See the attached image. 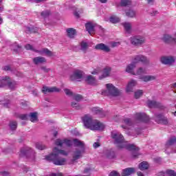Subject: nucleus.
<instances>
[{
  "instance_id": "nucleus-1",
  "label": "nucleus",
  "mask_w": 176,
  "mask_h": 176,
  "mask_svg": "<svg viewBox=\"0 0 176 176\" xmlns=\"http://www.w3.org/2000/svg\"><path fill=\"white\" fill-rule=\"evenodd\" d=\"M60 155H63V156H67L68 153L64 150H60L57 147H54L53 149V153L45 157V160L47 162H52L55 164V166H64L67 160Z\"/></svg>"
},
{
  "instance_id": "nucleus-2",
  "label": "nucleus",
  "mask_w": 176,
  "mask_h": 176,
  "mask_svg": "<svg viewBox=\"0 0 176 176\" xmlns=\"http://www.w3.org/2000/svg\"><path fill=\"white\" fill-rule=\"evenodd\" d=\"M82 123L85 129H89L94 131H102L105 129V125L97 120H93L89 115H85L82 118Z\"/></svg>"
},
{
  "instance_id": "nucleus-3",
  "label": "nucleus",
  "mask_w": 176,
  "mask_h": 176,
  "mask_svg": "<svg viewBox=\"0 0 176 176\" xmlns=\"http://www.w3.org/2000/svg\"><path fill=\"white\" fill-rule=\"evenodd\" d=\"M142 63L143 64H149V59H148L144 55H136L134 56L133 61L128 65L126 68V72L129 74H133V71L135 67V64L138 63Z\"/></svg>"
},
{
  "instance_id": "nucleus-4",
  "label": "nucleus",
  "mask_w": 176,
  "mask_h": 176,
  "mask_svg": "<svg viewBox=\"0 0 176 176\" xmlns=\"http://www.w3.org/2000/svg\"><path fill=\"white\" fill-rule=\"evenodd\" d=\"M106 90L102 91V96L118 97L120 96V91L111 83L106 84Z\"/></svg>"
},
{
  "instance_id": "nucleus-5",
  "label": "nucleus",
  "mask_w": 176,
  "mask_h": 176,
  "mask_svg": "<svg viewBox=\"0 0 176 176\" xmlns=\"http://www.w3.org/2000/svg\"><path fill=\"white\" fill-rule=\"evenodd\" d=\"M126 149L132 152V157L137 159L140 156V148L137 147L135 144H130L129 142H124L122 146H120V149Z\"/></svg>"
},
{
  "instance_id": "nucleus-6",
  "label": "nucleus",
  "mask_w": 176,
  "mask_h": 176,
  "mask_svg": "<svg viewBox=\"0 0 176 176\" xmlns=\"http://www.w3.org/2000/svg\"><path fill=\"white\" fill-rule=\"evenodd\" d=\"M111 138L114 141V144L120 149V146H123V144L126 142L124 140V137L123 135L116 131H113L111 132Z\"/></svg>"
},
{
  "instance_id": "nucleus-7",
  "label": "nucleus",
  "mask_w": 176,
  "mask_h": 176,
  "mask_svg": "<svg viewBox=\"0 0 176 176\" xmlns=\"http://www.w3.org/2000/svg\"><path fill=\"white\" fill-rule=\"evenodd\" d=\"M20 155L25 156L29 162H35V151L30 147L22 148Z\"/></svg>"
},
{
  "instance_id": "nucleus-8",
  "label": "nucleus",
  "mask_w": 176,
  "mask_h": 176,
  "mask_svg": "<svg viewBox=\"0 0 176 176\" xmlns=\"http://www.w3.org/2000/svg\"><path fill=\"white\" fill-rule=\"evenodd\" d=\"M25 49H26V50H32V52H36V53H44V54L48 57H52V56H53V52H52V51L49 50L47 48H44L42 51H38L34 49L32 45L27 44L25 45Z\"/></svg>"
},
{
  "instance_id": "nucleus-9",
  "label": "nucleus",
  "mask_w": 176,
  "mask_h": 176,
  "mask_svg": "<svg viewBox=\"0 0 176 176\" xmlns=\"http://www.w3.org/2000/svg\"><path fill=\"white\" fill-rule=\"evenodd\" d=\"M153 119L157 123H161L162 124H168V119H167V117L164 116L163 113H155Z\"/></svg>"
},
{
  "instance_id": "nucleus-10",
  "label": "nucleus",
  "mask_w": 176,
  "mask_h": 176,
  "mask_svg": "<svg viewBox=\"0 0 176 176\" xmlns=\"http://www.w3.org/2000/svg\"><path fill=\"white\" fill-rule=\"evenodd\" d=\"M135 118L136 120H138L139 122H142L143 123H148V122L151 120L149 116H148L145 113H136L135 115Z\"/></svg>"
},
{
  "instance_id": "nucleus-11",
  "label": "nucleus",
  "mask_w": 176,
  "mask_h": 176,
  "mask_svg": "<svg viewBox=\"0 0 176 176\" xmlns=\"http://www.w3.org/2000/svg\"><path fill=\"white\" fill-rule=\"evenodd\" d=\"M131 43L135 46H138V45H142L145 42V38L141 36H134L130 38Z\"/></svg>"
},
{
  "instance_id": "nucleus-12",
  "label": "nucleus",
  "mask_w": 176,
  "mask_h": 176,
  "mask_svg": "<svg viewBox=\"0 0 176 176\" xmlns=\"http://www.w3.org/2000/svg\"><path fill=\"white\" fill-rule=\"evenodd\" d=\"M64 144H65V145H67V146H72V141L70 140H67V139H63V140L57 139L55 141V144L57 146H63V145H64Z\"/></svg>"
},
{
  "instance_id": "nucleus-13",
  "label": "nucleus",
  "mask_w": 176,
  "mask_h": 176,
  "mask_svg": "<svg viewBox=\"0 0 176 176\" xmlns=\"http://www.w3.org/2000/svg\"><path fill=\"white\" fill-rule=\"evenodd\" d=\"M147 104L149 108H158L159 109H164V106H162V103L155 100H148Z\"/></svg>"
},
{
  "instance_id": "nucleus-14",
  "label": "nucleus",
  "mask_w": 176,
  "mask_h": 176,
  "mask_svg": "<svg viewBox=\"0 0 176 176\" xmlns=\"http://www.w3.org/2000/svg\"><path fill=\"white\" fill-rule=\"evenodd\" d=\"M83 78V72L80 70H76L72 76H70L71 80H79Z\"/></svg>"
},
{
  "instance_id": "nucleus-15",
  "label": "nucleus",
  "mask_w": 176,
  "mask_h": 176,
  "mask_svg": "<svg viewBox=\"0 0 176 176\" xmlns=\"http://www.w3.org/2000/svg\"><path fill=\"white\" fill-rule=\"evenodd\" d=\"M60 89L56 87H49L46 86H43L42 89V92L44 94H47V93H58Z\"/></svg>"
},
{
  "instance_id": "nucleus-16",
  "label": "nucleus",
  "mask_w": 176,
  "mask_h": 176,
  "mask_svg": "<svg viewBox=\"0 0 176 176\" xmlns=\"http://www.w3.org/2000/svg\"><path fill=\"white\" fill-rule=\"evenodd\" d=\"M96 50H102V52H105V53H109L111 52V48L104 43H99L95 46Z\"/></svg>"
},
{
  "instance_id": "nucleus-17",
  "label": "nucleus",
  "mask_w": 176,
  "mask_h": 176,
  "mask_svg": "<svg viewBox=\"0 0 176 176\" xmlns=\"http://www.w3.org/2000/svg\"><path fill=\"white\" fill-rule=\"evenodd\" d=\"M135 173V168H126L122 170L121 176H129Z\"/></svg>"
},
{
  "instance_id": "nucleus-18",
  "label": "nucleus",
  "mask_w": 176,
  "mask_h": 176,
  "mask_svg": "<svg viewBox=\"0 0 176 176\" xmlns=\"http://www.w3.org/2000/svg\"><path fill=\"white\" fill-rule=\"evenodd\" d=\"M96 27V25L91 22H88L85 24V28L87 31L90 34V35H92V34H94L95 30L94 28Z\"/></svg>"
},
{
  "instance_id": "nucleus-19",
  "label": "nucleus",
  "mask_w": 176,
  "mask_h": 176,
  "mask_svg": "<svg viewBox=\"0 0 176 176\" xmlns=\"http://www.w3.org/2000/svg\"><path fill=\"white\" fill-rule=\"evenodd\" d=\"M175 60L173 56H164L161 58L162 64H173Z\"/></svg>"
},
{
  "instance_id": "nucleus-20",
  "label": "nucleus",
  "mask_w": 176,
  "mask_h": 176,
  "mask_svg": "<svg viewBox=\"0 0 176 176\" xmlns=\"http://www.w3.org/2000/svg\"><path fill=\"white\" fill-rule=\"evenodd\" d=\"M82 157V151L79 149H76L73 155V159L72 160V163H75L76 160H79Z\"/></svg>"
},
{
  "instance_id": "nucleus-21",
  "label": "nucleus",
  "mask_w": 176,
  "mask_h": 176,
  "mask_svg": "<svg viewBox=\"0 0 176 176\" xmlns=\"http://www.w3.org/2000/svg\"><path fill=\"white\" fill-rule=\"evenodd\" d=\"M33 63L38 65V64H43V63H46V58L43 56H37L33 58Z\"/></svg>"
},
{
  "instance_id": "nucleus-22",
  "label": "nucleus",
  "mask_w": 176,
  "mask_h": 176,
  "mask_svg": "<svg viewBox=\"0 0 176 176\" xmlns=\"http://www.w3.org/2000/svg\"><path fill=\"white\" fill-rule=\"evenodd\" d=\"M111 74V67H107L103 69L102 74L99 77V79H104V78H108Z\"/></svg>"
},
{
  "instance_id": "nucleus-23",
  "label": "nucleus",
  "mask_w": 176,
  "mask_h": 176,
  "mask_svg": "<svg viewBox=\"0 0 176 176\" xmlns=\"http://www.w3.org/2000/svg\"><path fill=\"white\" fill-rule=\"evenodd\" d=\"M137 85V81L135 80H131L126 86V93H130V91H133V87Z\"/></svg>"
},
{
  "instance_id": "nucleus-24",
  "label": "nucleus",
  "mask_w": 176,
  "mask_h": 176,
  "mask_svg": "<svg viewBox=\"0 0 176 176\" xmlns=\"http://www.w3.org/2000/svg\"><path fill=\"white\" fill-rule=\"evenodd\" d=\"M140 79H141V80L143 82H151L152 80H155V79H156V76L151 75L142 76H140Z\"/></svg>"
},
{
  "instance_id": "nucleus-25",
  "label": "nucleus",
  "mask_w": 176,
  "mask_h": 176,
  "mask_svg": "<svg viewBox=\"0 0 176 176\" xmlns=\"http://www.w3.org/2000/svg\"><path fill=\"white\" fill-rule=\"evenodd\" d=\"M122 25L124 27V31L126 34H131V23L125 22L122 23Z\"/></svg>"
},
{
  "instance_id": "nucleus-26",
  "label": "nucleus",
  "mask_w": 176,
  "mask_h": 176,
  "mask_svg": "<svg viewBox=\"0 0 176 176\" xmlns=\"http://www.w3.org/2000/svg\"><path fill=\"white\" fill-rule=\"evenodd\" d=\"M176 144V137L175 136H172L170 137L166 142V146H173V145H175Z\"/></svg>"
},
{
  "instance_id": "nucleus-27",
  "label": "nucleus",
  "mask_w": 176,
  "mask_h": 176,
  "mask_svg": "<svg viewBox=\"0 0 176 176\" xmlns=\"http://www.w3.org/2000/svg\"><path fill=\"white\" fill-rule=\"evenodd\" d=\"M104 153L107 159H115L116 157L115 151L113 150H107Z\"/></svg>"
},
{
  "instance_id": "nucleus-28",
  "label": "nucleus",
  "mask_w": 176,
  "mask_h": 176,
  "mask_svg": "<svg viewBox=\"0 0 176 176\" xmlns=\"http://www.w3.org/2000/svg\"><path fill=\"white\" fill-rule=\"evenodd\" d=\"M30 117V122H32V123H36V122H38V113L36 112H32L30 113L29 115Z\"/></svg>"
},
{
  "instance_id": "nucleus-29",
  "label": "nucleus",
  "mask_w": 176,
  "mask_h": 176,
  "mask_svg": "<svg viewBox=\"0 0 176 176\" xmlns=\"http://www.w3.org/2000/svg\"><path fill=\"white\" fill-rule=\"evenodd\" d=\"M10 78L9 76H3L1 79V86L5 87V86H8L9 82H10Z\"/></svg>"
},
{
  "instance_id": "nucleus-30",
  "label": "nucleus",
  "mask_w": 176,
  "mask_h": 176,
  "mask_svg": "<svg viewBox=\"0 0 176 176\" xmlns=\"http://www.w3.org/2000/svg\"><path fill=\"white\" fill-rule=\"evenodd\" d=\"M138 167L141 170V171H145V170H148V168H149V164L144 161L139 164Z\"/></svg>"
},
{
  "instance_id": "nucleus-31",
  "label": "nucleus",
  "mask_w": 176,
  "mask_h": 176,
  "mask_svg": "<svg viewBox=\"0 0 176 176\" xmlns=\"http://www.w3.org/2000/svg\"><path fill=\"white\" fill-rule=\"evenodd\" d=\"M89 49V44L85 41H82L80 44V50H82L83 53H86Z\"/></svg>"
},
{
  "instance_id": "nucleus-32",
  "label": "nucleus",
  "mask_w": 176,
  "mask_h": 176,
  "mask_svg": "<svg viewBox=\"0 0 176 176\" xmlns=\"http://www.w3.org/2000/svg\"><path fill=\"white\" fill-rule=\"evenodd\" d=\"M67 32V36L71 38H75V35H76V30L74 28H68Z\"/></svg>"
},
{
  "instance_id": "nucleus-33",
  "label": "nucleus",
  "mask_w": 176,
  "mask_h": 176,
  "mask_svg": "<svg viewBox=\"0 0 176 176\" xmlns=\"http://www.w3.org/2000/svg\"><path fill=\"white\" fill-rule=\"evenodd\" d=\"M92 111L94 112V113L96 115H100L102 118L105 116V113L100 107H94L92 108Z\"/></svg>"
},
{
  "instance_id": "nucleus-34",
  "label": "nucleus",
  "mask_w": 176,
  "mask_h": 176,
  "mask_svg": "<svg viewBox=\"0 0 176 176\" xmlns=\"http://www.w3.org/2000/svg\"><path fill=\"white\" fill-rule=\"evenodd\" d=\"M85 81L89 85H96V78H94V77H93L91 75L87 76V78H85Z\"/></svg>"
},
{
  "instance_id": "nucleus-35",
  "label": "nucleus",
  "mask_w": 176,
  "mask_h": 176,
  "mask_svg": "<svg viewBox=\"0 0 176 176\" xmlns=\"http://www.w3.org/2000/svg\"><path fill=\"white\" fill-rule=\"evenodd\" d=\"M73 142L74 144V146H80V148H85V143L83 142H80L78 139H74L73 140Z\"/></svg>"
},
{
  "instance_id": "nucleus-36",
  "label": "nucleus",
  "mask_w": 176,
  "mask_h": 176,
  "mask_svg": "<svg viewBox=\"0 0 176 176\" xmlns=\"http://www.w3.org/2000/svg\"><path fill=\"white\" fill-rule=\"evenodd\" d=\"M8 89L10 90H14L17 87V82L16 81H10L8 85H7Z\"/></svg>"
},
{
  "instance_id": "nucleus-37",
  "label": "nucleus",
  "mask_w": 176,
  "mask_h": 176,
  "mask_svg": "<svg viewBox=\"0 0 176 176\" xmlns=\"http://www.w3.org/2000/svg\"><path fill=\"white\" fill-rule=\"evenodd\" d=\"M41 16L43 19H48L49 16H50V10H45L41 13Z\"/></svg>"
},
{
  "instance_id": "nucleus-38",
  "label": "nucleus",
  "mask_w": 176,
  "mask_h": 176,
  "mask_svg": "<svg viewBox=\"0 0 176 176\" xmlns=\"http://www.w3.org/2000/svg\"><path fill=\"white\" fill-rule=\"evenodd\" d=\"M9 126H10V130H12V131H14V130L17 129V122L10 121Z\"/></svg>"
},
{
  "instance_id": "nucleus-39",
  "label": "nucleus",
  "mask_w": 176,
  "mask_h": 176,
  "mask_svg": "<svg viewBox=\"0 0 176 176\" xmlns=\"http://www.w3.org/2000/svg\"><path fill=\"white\" fill-rule=\"evenodd\" d=\"M146 74V68L145 67H139L136 71V75H143Z\"/></svg>"
},
{
  "instance_id": "nucleus-40",
  "label": "nucleus",
  "mask_w": 176,
  "mask_h": 176,
  "mask_svg": "<svg viewBox=\"0 0 176 176\" xmlns=\"http://www.w3.org/2000/svg\"><path fill=\"white\" fill-rule=\"evenodd\" d=\"M123 122L124 124H126V126H133L134 124V122L131 118H124L123 120Z\"/></svg>"
},
{
  "instance_id": "nucleus-41",
  "label": "nucleus",
  "mask_w": 176,
  "mask_h": 176,
  "mask_svg": "<svg viewBox=\"0 0 176 176\" xmlns=\"http://www.w3.org/2000/svg\"><path fill=\"white\" fill-rule=\"evenodd\" d=\"M110 23H113V24H116V23H119L120 21V18L115 16H112L109 19Z\"/></svg>"
},
{
  "instance_id": "nucleus-42",
  "label": "nucleus",
  "mask_w": 176,
  "mask_h": 176,
  "mask_svg": "<svg viewBox=\"0 0 176 176\" xmlns=\"http://www.w3.org/2000/svg\"><path fill=\"white\" fill-rule=\"evenodd\" d=\"M143 94H144V91H142V89H138L136 91H135V98L138 99Z\"/></svg>"
},
{
  "instance_id": "nucleus-43",
  "label": "nucleus",
  "mask_w": 176,
  "mask_h": 176,
  "mask_svg": "<svg viewBox=\"0 0 176 176\" xmlns=\"http://www.w3.org/2000/svg\"><path fill=\"white\" fill-rule=\"evenodd\" d=\"M12 50L16 53H19V52H21V47L20 45H17V43H15L12 46Z\"/></svg>"
},
{
  "instance_id": "nucleus-44",
  "label": "nucleus",
  "mask_w": 176,
  "mask_h": 176,
  "mask_svg": "<svg viewBox=\"0 0 176 176\" xmlns=\"http://www.w3.org/2000/svg\"><path fill=\"white\" fill-rule=\"evenodd\" d=\"M127 17H135V12L133 10H129L126 12Z\"/></svg>"
},
{
  "instance_id": "nucleus-45",
  "label": "nucleus",
  "mask_w": 176,
  "mask_h": 176,
  "mask_svg": "<svg viewBox=\"0 0 176 176\" xmlns=\"http://www.w3.org/2000/svg\"><path fill=\"white\" fill-rule=\"evenodd\" d=\"M36 148L39 149V151H43V149H46V146L41 143H36Z\"/></svg>"
},
{
  "instance_id": "nucleus-46",
  "label": "nucleus",
  "mask_w": 176,
  "mask_h": 176,
  "mask_svg": "<svg viewBox=\"0 0 176 176\" xmlns=\"http://www.w3.org/2000/svg\"><path fill=\"white\" fill-rule=\"evenodd\" d=\"M17 118L21 119V120H28V114H19Z\"/></svg>"
},
{
  "instance_id": "nucleus-47",
  "label": "nucleus",
  "mask_w": 176,
  "mask_h": 176,
  "mask_svg": "<svg viewBox=\"0 0 176 176\" xmlns=\"http://www.w3.org/2000/svg\"><path fill=\"white\" fill-rule=\"evenodd\" d=\"M129 5H131V2L130 1V0L121 1V6H129Z\"/></svg>"
},
{
  "instance_id": "nucleus-48",
  "label": "nucleus",
  "mask_w": 176,
  "mask_h": 176,
  "mask_svg": "<svg viewBox=\"0 0 176 176\" xmlns=\"http://www.w3.org/2000/svg\"><path fill=\"white\" fill-rule=\"evenodd\" d=\"M21 105L22 108L25 109L26 108H28V106L30 105V102H28L25 100H22L21 102Z\"/></svg>"
},
{
  "instance_id": "nucleus-49",
  "label": "nucleus",
  "mask_w": 176,
  "mask_h": 176,
  "mask_svg": "<svg viewBox=\"0 0 176 176\" xmlns=\"http://www.w3.org/2000/svg\"><path fill=\"white\" fill-rule=\"evenodd\" d=\"M72 108H74L75 109H80V106L79 105V103H78V102H72Z\"/></svg>"
},
{
  "instance_id": "nucleus-50",
  "label": "nucleus",
  "mask_w": 176,
  "mask_h": 176,
  "mask_svg": "<svg viewBox=\"0 0 176 176\" xmlns=\"http://www.w3.org/2000/svg\"><path fill=\"white\" fill-rule=\"evenodd\" d=\"M64 91H65L66 96H69V97L74 96V93H72L69 89H65Z\"/></svg>"
},
{
  "instance_id": "nucleus-51",
  "label": "nucleus",
  "mask_w": 176,
  "mask_h": 176,
  "mask_svg": "<svg viewBox=\"0 0 176 176\" xmlns=\"http://www.w3.org/2000/svg\"><path fill=\"white\" fill-rule=\"evenodd\" d=\"M73 96L76 101H80V100H82V98H83V97H82V96L80 94L73 95Z\"/></svg>"
},
{
  "instance_id": "nucleus-52",
  "label": "nucleus",
  "mask_w": 176,
  "mask_h": 176,
  "mask_svg": "<svg viewBox=\"0 0 176 176\" xmlns=\"http://www.w3.org/2000/svg\"><path fill=\"white\" fill-rule=\"evenodd\" d=\"M166 175H169V176H174L175 175H176L175 172L173 170H167L166 171Z\"/></svg>"
},
{
  "instance_id": "nucleus-53",
  "label": "nucleus",
  "mask_w": 176,
  "mask_h": 176,
  "mask_svg": "<svg viewBox=\"0 0 176 176\" xmlns=\"http://www.w3.org/2000/svg\"><path fill=\"white\" fill-rule=\"evenodd\" d=\"M109 176H121V175H120V173H119V172L116 170H113L110 173Z\"/></svg>"
},
{
  "instance_id": "nucleus-54",
  "label": "nucleus",
  "mask_w": 176,
  "mask_h": 176,
  "mask_svg": "<svg viewBox=\"0 0 176 176\" xmlns=\"http://www.w3.org/2000/svg\"><path fill=\"white\" fill-rule=\"evenodd\" d=\"M26 32L32 33V32H36V31L34 30V27H32V28H27Z\"/></svg>"
},
{
  "instance_id": "nucleus-55",
  "label": "nucleus",
  "mask_w": 176,
  "mask_h": 176,
  "mask_svg": "<svg viewBox=\"0 0 176 176\" xmlns=\"http://www.w3.org/2000/svg\"><path fill=\"white\" fill-rule=\"evenodd\" d=\"M10 104V100H8L6 102L3 103V107L6 108H9V105Z\"/></svg>"
},
{
  "instance_id": "nucleus-56",
  "label": "nucleus",
  "mask_w": 176,
  "mask_h": 176,
  "mask_svg": "<svg viewBox=\"0 0 176 176\" xmlns=\"http://www.w3.org/2000/svg\"><path fill=\"white\" fill-rule=\"evenodd\" d=\"M151 16H156V14H159V12L157 10H153L150 12Z\"/></svg>"
},
{
  "instance_id": "nucleus-57",
  "label": "nucleus",
  "mask_w": 176,
  "mask_h": 176,
  "mask_svg": "<svg viewBox=\"0 0 176 176\" xmlns=\"http://www.w3.org/2000/svg\"><path fill=\"white\" fill-rule=\"evenodd\" d=\"M100 146L99 142H94L93 144V146L95 149H97V148H98Z\"/></svg>"
},
{
  "instance_id": "nucleus-58",
  "label": "nucleus",
  "mask_w": 176,
  "mask_h": 176,
  "mask_svg": "<svg viewBox=\"0 0 176 176\" xmlns=\"http://www.w3.org/2000/svg\"><path fill=\"white\" fill-rule=\"evenodd\" d=\"M41 69L42 71H44V72H49V71H50V69H47L46 67H41Z\"/></svg>"
},
{
  "instance_id": "nucleus-59",
  "label": "nucleus",
  "mask_w": 176,
  "mask_h": 176,
  "mask_svg": "<svg viewBox=\"0 0 176 176\" xmlns=\"http://www.w3.org/2000/svg\"><path fill=\"white\" fill-rule=\"evenodd\" d=\"M74 52H79V50H80V47H79V46H76L73 48Z\"/></svg>"
},
{
  "instance_id": "nucleus-60",
  "label": "nucleus",
  "mask_w": 176,
  "mask_h": 176,
  "mask_svg": "<svg viewBox=\"0 0 176 176\" xmlns=\"http://www.w3.org/2000/svg\"><path fill=\"white\" fill-rule=\"evenodd\" d=\"M1 175L3 176H8V175H9V172L4 170V171L1 172Z\"/></svg>"
},
{
  "instance_id": "nucleus-61",
  "label": "nucleus",
  "mask_w": 176,
  "mask_h": 176,
  "mask_svg": "<svg viewBox=\"0 0 176 176\" xmlns=\"http://www.w3.org/2000/svg\"><path fill=\"white\" fill-rule=\"evenodd\" d=\"M74 16H75V17H76L77 19H79V17H80V16L79 15V12H78V11H75V12H74Z\"/></svg>"
},
{
  "instance_id": "nucleus-62",
  "label": "nucleus",
  "mask_w": 176,
  "mask_h": 176,
  "mask_svg": "<svg viewBox=\"0 0 176 176\" xmlns=\"http://www.w3.org/2000/svg\"><path fill=\"white\" fill-rule=\"evenodd\" d=\"M166 175H167L166 173H164V172H163V171L160 172V173H158V176H166Z\"/></svg>"
},
{
  "instance_id": "nucleus-63",
  "label": "nucleus",
  "mask_w": 176,
  "mask_h": 176,
  "mask_svg": "<svg viewBox=\"0 0 176 176\" xmlns=\"http://www.w3.org/2000/svg\"><path fill=\"white\" fill-rule=\"evenodd\" d=\"M3 70L4 71H10V66H4Z\"/></svg>"
},
{
  "instance_id": "nucleus-64",
  "label": "nucleus",
  "mask_w": 176,
  "mask_h": 176,
  "mask_svg": "<svg viewBox=\"0 0 176 176\" xmlns=\"http://www.w3.org/2000/svg\"><path fill=\"white\" fill-rule=\"evenodd\" d=\"M91 168H86L85 170H84V174H86L87 173H89V171H91Z\"/></svg>"
}]
</instances>
